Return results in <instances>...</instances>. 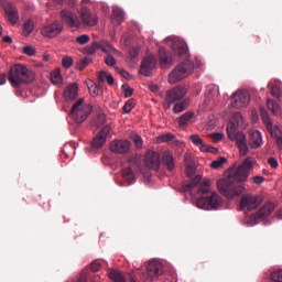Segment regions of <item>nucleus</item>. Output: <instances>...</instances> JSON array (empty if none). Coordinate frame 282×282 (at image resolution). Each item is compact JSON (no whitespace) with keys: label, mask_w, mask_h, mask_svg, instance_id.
I'll use <instances>...</instances> for the list:
<instances>
[{"label":"nucleus","mask_w":282,"mask_h":282,"mask_svg":"<svg viewBox=\"0 0 282 282\" xmlns=\"http://www.w3.org/2000/svg\"><path fill=\"white\" fill-rule=\"evenodd\" d=\"M257 164V159L248 156L236 167L228 170L224 178L218 180L217 189L221 195L229 199H235L246 192L243 182H248L250 170Z\"/></svg>","instance_id":"1"},{"label":"nucleus","mask_w":282,"mask_h":282,"mask_svg":"<svg viewBox=\"0 0 282 282\" xmlns=\"http://www.w3.org/2000/svg\"><path fill=\"white\" fill-rule=\"evenodd\" d=\"M202 175H196L195 178L184 186L185 193H195L197 191V197L193 196L192 202L197 208L202 210H217L224 206V200L217 193H210L212 181L205 178L202 184Z\"/></svg>","instance_id":"2"},{"label":"nucleus","mask_w":282,"mask_h":282,"mask_svg":"<svg viewBox=\"0 0 282 282\" xmlns=\"http://www.w3.org/2000/svg\"><path fill=\"white\" fill-rule=\"evenodd\" d=\"M34 80V72L25 65H14L9 73V82L12 87H20L23 83H32Z\"/></svg>","instance_id":"3"},{"label":"nucleus","mask_w":282,"mask_h":282,"mask_svg":"<svg viewBox=\"0 0 282 282\" xmlns=\"http://www.w3.org/2000/svg\"><path fill=\"white\" fill-rule=\"evenodd\" d=\"M91 111H94V106L91 104L85 101L84 98H79L72 107L70 116L77 122V124H83L85 120L91 116Z\"/></svg>","instance_id":"4"},{"label":"nucleus","mask_w":282,"mask_h":282,"mask_svg":"<svg viewBox=\"0 0 282 282\" xmlns=\"http://www.w3.org/2000/svg\"><path fill=\"white\" fill-rule=\"evenodd\" d=\"M195 70V65L193 62L187 61L175 67L169 75V83L175 85V83H180V80H184V78L191 76Z\"/></svg>","instance_id":"5"},{"label":"nucleus","mask_w":282,"mask_h":282,"mask_svg":"<svg viewBox=\"0 0 282 282\" xmlns=\"http://www.w3.org/2000/svg\"><path fill=\"white\" fill-rule=\"evenodd\" d=\"M260 116L270 135L275 139L278 147H282V128L279 126H274L272 123V119H270V115H268V110H265V108L263 107L260 108Z\"/></svg>","instance_id":"6"},{"label":"nucleus","mask_w":282,"mask_h":282,"mask_svg":"<svg viewBox=\"0 0 282 282\" xmlns=\"http://www.w3.org/2000/svg\"><path fill=\"white\" fill-rule=\"evenodd\" d=\"M274 208H276V205L272 202H268L256 214L251 215L250 221H247L246 224L248 226H257V224L263 221V219H268V217L274 213Z\"/></svg>","instance_id":"7"},{"label":"nucleus","mask_w":282,"mask_h":282,"mask_svg":"<svg viewBox=\"0 0 282 282\" xmlns=\"http://www.w3.org/2000/svg\"><path fill=\"white\" fill-rule=\"evenodd\" d=\"M250 105V94L246 90H237L230 98L232 109H246Z\"/></svg>","instance_id":"8"},{"label":"nucleus","mask_w":282,"mask_h":282,"mask_svg":"<svg viewBox=\"0 0 282 282\" xmlns=\"http://www.w3.org/2000/svg\"><path fill=\"white\" fill-rule=\"evenodd\" d=\"M261 202H263V197L259 195L245 194L240 200V208L241 210H254L261 205Z\"/></svg>","instance_id":"9"},{"label":"nucleus","mask_w":282,"mask_h":282,"mask_svg":"<svg viewBox=\"0 0 282 282\" xmlns=\"http://www.w3.org/2000/svg\"><path fill=\"white\" fill-rule=\"evenodd\" d=\"M63 32V23L59 21H54L51 24H46L41 28L40 34L44 36V39H56Z\"/></svg>","instance_id":"10"},{"label":"nucleus","mask_w":282,"mask_h":282,"mask_svg":"<svg viewBox=\"0 0 282 282\" xmlns=\"http://www.w3.org/2000/svg\"><path fill=\"white\" fill-rule=\"evenodd\" d=\"M165 43L172 46L173 52H175L178 56H185L188 54V45L182 39L177 36H169L165 39Z\"/></svg>","instance_id":"11"},{"label":"nucleus","mask_w":282,"mask_h":282,"mask_svg":"<svg viewBox=\"0 0 282 282\" xmlns=\"http://www.w3.org/2000/svg\"><path fill=\"white\" fill-rule=\"evenodd\" d=\"M162 262L158 260H150L145 263L144 276L148 279H156L163 272Z\"/></svg>","instance_id":"12"},{"label":"nucleus","mask_w":282,"mask_h":282,"mask_svg":"<svg viewBox=\"0 0 282 282\" xmlns=\"http://www.w3.org/2000/svg\"><path fill=\"white\" fill-rule=\"evenodd\" d=\"M184 96H186V88L182 86H177L172 90H170L165 97V100H166V104L164 105L165 109H171V105H173V102H177V100H182Z\"/></svg>","instance_id":"13"},{"label":"nucleus","mask_w":282,"mask_h":282,"mask_svg":"<svg viewBox=\"0 0 282 282\" xmlns=\"http://www.w3.org/2000/svg\"><path fill=\"white\" fill-rule=\"evenodd\" d=\"M59 17L63 21V23H65L66 25H68V28H80V25H83V21H80V18H78V15H76V13L64 9L61 11Z\"/></svg>","instance_id":"14"},{"label":"nucleus","mask_w":282,"mask_h":282,"mask_svg":"<svg viewBox=\"0 0 282 282\" xmlns=\"http://www.w3.org/2000/svg\"><path fill=\"white\" fill-rule=\"evenodd\" d=\"M128 164H129V166L123 169L122 178L124 180V182H127L129 185H131L135 182V174L133 173V169H138L140 163L138 162V159L130 158L128 160Z\"/></svg>","instance_id":"15"},{"label":"nucleus","mask_w":282,"mask_h":282,"mask_svg":"<svg viewBox=\"0 0 282 282\" xmlns=\"http://www.w3.org/2000/svg\"><path fill=\"white\" fill-rule=\"evenodd\" d=\"M109 149L112 153H117L118 155H124L129 153V149H131V141L129 140H113Z\"/></svg>","instance_id":"16"},{"label":"nucleus","mask_w":282,"mask_h":282,"mask_svg":"<svg viewBox=\"0 0 282 282\" xmlns=\"http://www.w3.org/2000/svg\"><path fill=\"white\" fill-rule=\"evenodd\" d=\"M241 120H243L241 113L235 112L232 115L230 122L227 124V134L229 140L235 139V134L237 133V129H239V122H241Z\"/></svg>","instance_id":"17"},{"label":"nucleus","mask_w":282,"mask_h":282,"mask_svg":"<svg viewBox=\"0 0 282 282\" xmlns=\"http://www.w3.org/2000/svg\"><path fill=\"white\" fill-rule=\"evenodd\" d=\"M111 133V126H105L101 131L96 135L91 142L93 149H100L105 142H107V138Z\"/></svg>","instance_id":"18"},{"label":"nucleus","mask_w":282,"mask_h":282,"mask_svg":"<svg viewBox=\"0 0 282 282\" xmlns=\"http://www.w3.org/2000/svg\"><path fill=\"white\" fill-rule=\"evenodd\" d=\"M79 17L84 25H87L88 28H94L98 23V17H96V14H91V11L87 8L80 9Z\"/></svg>","instance_id":"19"},{"label":"nucleus","mask_w":282,"mask_h":282,"mask_svg":"<svg viewBox=\"0 0 282 282\" xmlns=\"http://www.w3.org/2000/svg\"><path fill=\"white\" fill-rule=\"evenodd\" d=\"M144 164L148 169H158L160 166V152L149 150L144 158Z\"/></svg>","instance_id":"20"},{"label":"nucleus","mask_w":282,"mask_h":282,"mask_svg":"<svg viewBox=\"0 0 282 282\" xmlns=\"http://www.w3.org/2000/svg\"><path fill=\"white\" fill-rule=\"evenodd\" d=\"M78 83L68 84L63 91V97L67 102H72V100H76L78 98Z\"/></svg>","instance_id":"21"},{"label":"nucleus","mask_w":282,"mask_h":282,"mask_svg":"<svg viewBox=\"0 0 282 282\" xmlns=\"http://www.w3.org/2000/svg\"><path fill=\"white\" fill-rule=\"evenodd\" d=\"M231 140H235V142L240 151V155L242 158L248 155L249 148H248V142H246V134L243 132H237L235 134L234 139H231Z\"/></svg>","instance_id":"22"},{"label":"nucleus","mask_w":282,"mask_h":282,"mask_svg":"<svg viewBox=\"0 0 282 282\" xmlns=\"http://www.w3.org/2000/svg\"><path fill=\"white\" fill-rule=\"evenodd\" d=\"M156 62L155 57L148 56L143 59L140 68V74L143 76H151V72L155 68Z\"/></svg>","instance_id":"23"},{"label":"nucleus","mask_w":282,"mask_h":282,"mask_svg":"<svg viewBox=\"0 0 282 282\" xmlns=\"http://www.w3.org/2000/svg\"><path fill=\"white\" fill-rule=\"evenodd\" d=\"M263 144V135L259 130L249 131V145L251 149H259Z\"/></svg>","instance_id":"24"},{"label":"nucleus","mask_w":282,"mask_h":282,"mask_svg":"<svg viewBox=\"0 0 282 282\" xmlns=\"http://www.w3.org/2000/svg\"><path fill=\"white\" fill-rule=\"evenodd\" d=\"M3 9L6 12V17L8 19V21H10V23H17V21H19V11L17 10V8L12 7V3L10 2H6L3 4Z\"/></svg>","instance_id":"25"},{"label":"nucleus","mask_w":282,"mask_h":282,"mask_svg":"<svg viewBox=\"0 0 282 282\" xmlns=\"http://www.w3.org/2000/svg\"><path fill=\"white\" fill-rule=\"evenodd\" d=\"M154 142L156 144H162L164 142H166L167 144H173V145L180 144L177 138H175V134H173L171 132L156 137L154 139Z\"/></svg>","instance_id":"26"},{"label":"nucleus","mask_w":282,"mask_h":282,"mask_svg":"<svg viewBox=\"0 0 282 282\" xmlns=\"http://www.w3.org/2000/svg\"><path fill=\"white\" fill-rule=\"evenodd\" d=\"M267 108L276 118H282V108L281 105H279V102L272 99H267Z\"/></svg>","instance_id":"27"},{"label":"nucleus","mask_w":282,"mask_h":282,"mask_svg":"<svg viewBox=\"0 0 282 282\" xmlns=\"http://www.w3.org/2000/svg\"><path fill=\"white\" fill-rule=\"evenodd\" d=\"M185 171L187 177H193V175H195V171H197L195 161H193V158H191L188 154L185 155Z\"/></svg>","instance_id":"28"},{"label":"nucleus","mask_w":282,"mask_h":282,"mask_svg":"<svg viewBox=\"0 0 282 282\" xmlns=\"http://www.w3.org/2000/svg\"><path fill=\"white\" fill-rule=\"evenodd\" d=\"M111 21L113 25H120V23L124 21V11H122V9H120L119 7H113Z\"/></svg>","instance_id":"29"},{"label":"nucleus","mask_w":282,"mask_h":282,"mask_svg":"<svg viewBox=\"0 0 282 282\" xmlns=\"http://www.w3.org/2000/svg\"><path fill=\"white\" fill-rule=\"evenodd\" d=\"M163 164L169 169V171H173V169H175V159L173 158V152L166 150L163 153Z\"/></svg>","instance_id":"30"},{"label":"nucleus","mask_w":282,"mask_h":282,"mask_svg":"<svg viewBox=\"0 0 282 282\" xmlns=\"http://www.w3.org/2000/svg\"><path fill=\"white\" fill-rule=\"evenodd\" d=\"M268 88L271 89V95L274 98H281L282 97V91H281V84L276 80H271L268 84Z\"/></svg>","instance_id":"31"},{"label":"nucleus","mask_w":282,"mask_h":282,"mask_svg":"<svg viewBox=\"0 0 282 282\" xmlns=\"http://www.w3.org/2000/svg\"><path fill=\"white\" fill-rule=\"evenodd\" d=\"M87 87H88V91H89L90 96H93V98H98V96H100L102 94V89H100V86H98L96 83H94V80H88Z\"/></svg>","instance_id":"32"},{"label":"nucleus","mask_w":282,"mask_h":282,"mask_svg":"<svg viewBox=\"0 0 282 282\" xmlns=\"http://www.w3.org/2000/svg\"><path fill=\"white\" fill-rule=\"evenodd\" d=\"M99 50H101V52H104L105 54H115L117 56H120L121 54L118 50H116V47L111 46L109 42L99 45Z\"/></svg>","instance_id":"33"},{"label":"nucleus","mask_w":282,"mask_h":282,"mask_svg":"<svg viewBox=\"0 0 282 282\" xmlns=\"http://www.w3.org/2000/svg\"><path fill=\"white\" fill-rule=\"evenodd\" d=\"M194 116H195L194 112H185L184 115H182L178 119L180 127H186V124H188V122L193 120Z\"/></svg>","instance_id":"34"},{"label":"nucleus","mask_w":282,"mask_h":282,"mask_svg":"<svg viewBox=\"0 0 282 282\" xmlns=\"http://www.w3.org/2000/svg\"><path fill=\"white\" fill-rule=\"evenodd\" d=\"M186 109H188V100L175 104L173 113H182V111H186Z\"/></svg>","instance_id":"35"},{"label":"nucleus","mask_w":282,"mask_h":282,"mask_svg":"<svg viewBox=\"0 0 282 282\" xmlns=\"http://www.w3.org/2000/svg\"><path fill=\"white\" fill-rule=\"evenodd\" d=\"M159 56H160L161 65H171L172 61L166 55V48L161 47L159 50Z\"/></svg>","instance_id":"36"},{"label":"nucleus","mask_w":282,"mask_h":282,"mask_svg":"<svg viewBox=\"0 0 282 282\" xmlns=\"http://www.w3.org/2000/svg\"><path fill=\"white\" fill-rule=\"evenodd\" d=\"M34 32V22L32 20H28L23 25V34L24 36H30Z\"/></svg>","instance_id":"37"},{"label":"nucleus","mask_w":282,"mask_h":282,"mask_svg":"<svg viewBox=\"0 0 282 282\" xmlns=\"http://www.w3.org/2000/svg\"><path fill=\"white\" fill-rule=\"evenodd\" d=\"M199 151H202V153H217L219 150H217V148L212 147L206 144L204 141L202 142L200 145H198Z\"/></svg>","instance_id":"38"},{"label":"nucleus","mask_w":282,"mask_h":282,"mask_svg":"<svg viewBox=\"0 0 282 282\" xmlns=\"http://www.w3.org/2000/svg\"><path fill=\"white\" fill-rule=\"evenodd\" d=\"M51 82L53 85H61L63 83V77L61 76L59 72H53L51 73Z\"/></svg>","instance_id":"39"},{"label":"nucleus","mask_w":282,"mask_h":282,"mask_svg":"<svg viewBox=\"0 0 282 282\" xmlns=\"http://www.w3.org/2000/svg\"><path fill=\"white\" fill-rule=\"evenodd\" d=\"M226 162H228V160L224 156L219 158L218 160H215L210 163L212 169H221V166H224V164H226Z\"/></svg>","instance_id":"40"},{"label":"nucleus","mask_w":282,"mask_h":282,"mask_svg":"<svg viewBox=\"0 0 282 282\" xmlns=\"http://www.w3.org/2000/svg\"><path fill=\"white\" fill-rule=\"evenodd\" d=\"M97 50H100V44L93 43L90 46L85 48L84 54H88L89 56H91V54H96Z\"/></svg>","instance_id":"41"},{"label":"nucleus","mask_w":282,"mask_h":282,"mask_svg":"<svg viewBox=\"0 0 282 282\" xmlns=\"http://www.w3.org/2000/svg\"><path fill=\"white\" fill-rule=\"evenodd\" d=\"M189 140L195 147H199L204 142V139L199 134L189 135Z\"/></svg>","instance_id":"42"},{"label":"nucleus","mask_w":282,"mask_h":282,"mask_svg":"<svg viewBox=\"0 0 282 282\" xmlns=\"http://www.w3.org/2000/svg\"><path fill=\"white\" fill-rule=\"evenodd\" d=\"M105 122H107V116H105V113H99L97 116V118L95 119L94 124H95V127H100Z\"/></svg>","instance_id":"43"},{"label":"nucleus","mask_w":282,"mask_h":282,"mask_svg":"<svg viewBox=\"0 0 282 282\" xmlns=\"http://www.w3.org/2000/svg\"><path fill=\"white\" fill-rule=\"evenodd\" d=\"M62 65H63V67H65V69H69V67H72V65H74V58H72V56H65L62 59Z\"/></svg>","instance_id":"44"},{"label":"nucleus","mask_w":282,"mask_h":282,"mask_svg":"<svg viewBox=\"0 0 282 282\" xmlns=\"http://www.w3.org/2000/svg\"><path fill=\"white\" fill-rule=\"evenodd\" d=\"M90 39H89V35L87 34H83L76 37V43H78L79 45H87Z\"/></svg>","instance_id":"45"},{"label":"nucleus","mask_w":282,"mask_h":282,"mask_svg":"<svg viewBox=\"0 0 282 282\" xmlns=\"http://www.w3.org/2000/svg\"><path fill=\"white\" fill-rule=\"evenodd\" d=\"M271 282H282V270L271 273Z\"/></svg>","instance_id":"46"},{"label":"nucleus","mask_w":282,"mask_h":282,"mask_svg":"<svg viewBox=\"0 0 282 282\" xmlns=\"http://www.w3.org/2000/svg\"><path fill=\"white\" fill-rule=\"evenodd\" d=\"M135 107V101L128 100L123 106V113H130V111Z\"/></svg>","instance_id":"47"},{"label":"nucleus","mask_w":282,"mask_h":282,"mask_svg":"<svg viewBox=\"0 0 282 282\" xmlns=\"http://www.w3.org/2000/svg\"><path fill=\"white\" fill-rule=\"evenodd\" d=\"M22 52L26 56H34V54H36V48H34L33 46L26 45L23 47Z\"/></svg>","instance_id":"48"},{"label":"nucleus","mask_w":282,"mask_h":282,"mask_svg":"<svg viewBox=\"0 0 282 282\" xmlns=\"http://www.w3.org/2000/svg\"><path fill=\"white\" fill-rule=\"evenodd\" d=\"M132 140L135 149H142V144H143L142 137H140L139 134H135Z\"/></svg>","instance_id":"49"},{"label":"nucleus","mask_w":282,"mask_h":282,"mask_svg":"<svg viewBox=\"0 0 282 282\" xmlns=\"http://www.w3.org/2000/svg\"><path fill=\"white\" fill-rule=\"evenodd\" d=\"M209 138H213L215 142H221L224 140V133L223 132H214L209 134Z\"/></svg>","instance_id":"50"},{"label":"nucleus","mask_w":282,"mask_h":282,"mask_svg":"<svg viewBox=\"0 0 282 282\" xmlns=\"http://www.w3.org/2000/svg\"><path fill=\"white\" fill-rule=\"evenodd\" d=\"M122 90L126 98H131V96H133V88L129 86H122Z\"/></svg>","instance_id":"51"},{"label":"nucleus","mask_w":282,"mask_h":282,"mask_svg":"<svg viewBox=\"0 0 282 282\" xmlns=\"http://www.w3.org/2000/svg\"><path fill=\"white\" fill-rule=\"evenodd\" d=\"M268 164L271 166V169H279V161H276L274 158H269Z\"/></svg>","instance_id":"52"},{"label":"nucleus","mask_w":282,"mask_h":282,"mask_svg":"<svg viewBox=\"0 0 282 282\" xmlns=\"http://www.w3.org/2000/svg\"><path fill=\"white\" fill-rule=\"evenodd\" d=\"M105 63H106V65H108L109 67H113V65H116V59H115L111 55H108V56L105 58Z\"/></svg>","instance_id":"53"},{"label":"nucleus","mask_w":282,"mask_h":282,"mask_svg":"<svg viewBox=\"0 0 282 282\" xmlns=\"http://www.w3.org/2000/svg\"><path fill=\"white\" fill-rule=\"evenodd\" d=\"M117 72L127 80H131V75L127 70L122 68H117Z\"/></svg>","instance_id":"54"},{"label":"nucleus","mask_w":282,"mask_h":282,"mask_svg":"<svg viewBox=\"0 0 282 282\" xmlns=\"http://www.w3.org/2000/svg\"><path fill=\"white\" fill-rule=\"evenodd\" d=\"M108 75H109V73L101 70V72L98 73L97 77H98V79H99L101 83H104V80H107V76H108Z\"/></svg>","instance_id":"55"},{"label":"nucleus","mask_w":282,"mask_h":282,"mask_svg":"<svg viewBox=\"0 0 282 282\" xmlns=\"http://www.w3.org/2000/svg\"><path fill=\"white\" fill-rule=\"evenodd\" d=\"M252 181H253V184L259 185V184H263L264 178H263V176H253Z\"/></svg>","instance_id":"56"},{"label":"nucleus","mask_w":282,"mask_h":282,"mask_svg":"<svg viewBox=\"0 0 282 282\" xmlns=\"http://www.w3.org/2000/svg\"><path fill=\"white\" fill-rule=\"evenodd\" d=\"M90 268L94 272H98L100 270V263L99 262H93L90 264Z\"/></svg>","instance_id":"57"},{"label":"nucleus","mask_w":282,"mask_h":282,"mask_svg":"<svg viewBox=\"0 0 282 282\" xmlns=\"http://www.w3.org/2000/svg\"><path fill=\"white\" fill-rule=\"evenodd\" d=\"M138 48H132V50H130V52H129V56H130V58H135L137 56H138Z\"/></svg>","instance_id":"58"},{"label":"nucleus","mask_w":282,"mask_h":282,"mask_svg":"<svg viewBox=\"0 0 282 282\" xmlns=\"http://www.w3.org/2000/svg\"><path fill=\"white\" fill-rule=\"evenodd\" d=\"M210 89L214 90L210 98H217V96H219V88L217 86H213Z\"/></svg>","instance_id":"59"},{"label":"nucleus","mask_w":282,"mask_h":282,"mask_svg":"<svg viewBox=\"0 0 282 282\" xmlns=\"http://www.w3.org/2000/svg\"><path fill=\"white\" fill-rule=\"evenodd\" d=\"M149 89H150V91H153L155 94V93L160 91V86H158L155 84H151L149 86Z\"/></svg>","instance_id":"60"},{"label":"nucleus","mask_w":282,"mask_h":282,"mask_svg":"<svg viewBox=\"0 0 282 282\" xmlns=\"http://www.w3.org/2000/svg\"><path fill=\"white\" fill-rule=\"evenodd\" d=\"M106 80H107L108 85H113V76H111V74L107 75Z\"/></svg>","instance_id":"61"},{"label":"nucleus","mask_w":282,"mask_h":282,"mask_svg":"<svg viewBox=\"0 0 282 282\" xmlns=\"http://www.w3.org/2000/svg\"><path fill=\"white\" fill-rule=\"evenodd\" d=\"M2 41H4V43H12V37L7 35L2 37Z\"/></svg>","instance_id":"62"},{"label":"nucleus","mask_w":282,"mask_h":282,"mask_svg":"<svg viewBox=\"0 0 282 282\" xmlns=\"http://www.w3.org/2000/svg\"><path fill=\"white\" fill-rule=\"evenodd\" d=\"M6 83V74L0 75V85H3Z\"/></svg>","instance_id":"63"},{"label":"nucleus","mask_w":282,"mask_h":282,"mask_svg":"<svg viewBox=\"0 0 282 282\" xmlns=\"http://www.w3.org/2000/svg\"><path fill=\"white\" fill-rule=\"evenodd\" d=\"M276 217H278V219H282V210H279V212L276 213Z\"/></svg>","instance_id":"64"}]
</instances>
